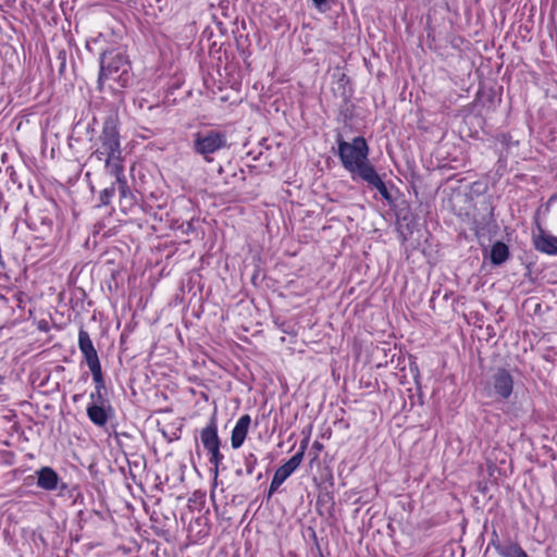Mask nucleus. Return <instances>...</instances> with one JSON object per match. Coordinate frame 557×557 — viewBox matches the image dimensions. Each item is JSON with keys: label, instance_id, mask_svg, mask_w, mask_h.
Returning <instances> with one entry per match:
<instances>
[{"label": "nucleus", "instance_id": "f257e3e1", "mask_svg": "<svg viewBox=\"0 0 557 557\" xmlns=\"http://www.w3.org/2000/svg\"><path fill=\"white\" fill-rule=\"evenodd\" d=\"M337 141L342 164L351 173L352 178L359 177L368 186L375 188L386 201L392 202L393 197L385 183L368 161L369 147L366 139L358 136L351 143H347L339 136Z\"/></svg>", "mask_w": 557, "mask_h": 557}, {"label": "nucleus", "instance_id": "f03ea898", "mask_svg": "<svg viewBox=\"0 0 557 557\" xmlns=\"http://www.w3.org/2000/svg\"><path fill=\"white\" fill-rule=\"evenodd\" d=\"M95 145L96 149L90 154L89 162H104L108 173H117L123 170L120 133L114 117L106 119Z\"/></svg>", "mask_w": 557, "mask_h": 557}, {"label": "nucleus", "instance_id": "7ed1b4c3", "mask_svg": "<svg viewBox=\"0 0 557 557\" xmlns=\"http://www.w3.org/2000/svg\"><path fill=\"white\" fill-rule=\"evenodd\" d=\"M132 79L131 63L123 52L111 50L102 53L98 77L100 90L108 88L113 92H119L127 87Z\"/></svg>", "mask_w": 557, "mask_h": 557}, {"label": "nucleus", "instance_id": "20e7f679", "mask_svg": "<svg viewBox=\"0 0 557 557\" xmlns=\"http://www.w3.org/2000/svg\"><path fill=\"white\" fill-rule=\"evenodd\" d=\"M227 147V137L223 132L207 131L195 134L193 149L196 153L203 157L207 162L213 159L210 157L214 152Z\"/></svg>", "mask_w": 557, "mask_h": 557}, {"label": "nucleus", "instance_id": "39448f33", "mask_svg": "<svg viewBox=\"0 0 557 557\" xmlns=\"http://www.w3.org/2000/svg\"><path fill=\"white\" fill-rule=\"evenodd\" d=\"M493 387L503 399L509 398L513 388V380L510 373L505 369H498L493 375Z\"/></svg>", "mask_w": 557, "mask_h": 557}, {"label": "nucleus", "instance_id": "423d86ee", "mask_svg": "<svg viewBox=\"0 0 557 557\" xmlns=\"http://www.w3.org/2000/svg\"><path fill=\"white\" fill-rule=\"evenodd\" d=\"M250 422L249 414L242 416L236 422L231 435V445L234 449L239 448L244 444Z\"/></svg>", "mask_w": 557, "mask_h": 557}, {"label": "nucleus", "instance_id": "0eeeda50", "mask_svg": "<svg viewBox=\"0 0 557 557\" xmlns=\"http://www.w3.org/2000/svg\"><path fill=\"white\" fill-rule=\"evenodd\" d=\"M37 486L45 491H54L59 485V475L50 467H42L37 472Z\"/></svg>", "mask_w": 557, "mask_h": 557}, {"label": "nucleus", "instance_id": "6e6552de", "mask_svg": "<svg viewBox=\"0 0 557 557\" xmlns=\"http://www.w3.org/2000/svg\"><path fill=\"white\" fill-rule=\"evenodd\" d=\"M200 440L206 450L221 446V441L218 435V425L214 417H212L209 424L201 430Z\"/></svg>", "mask_w": 557, "mask_h": 557}, {"label": "nucleus", "instance_id": "1a4fd4ad", "mask_svg": "<svg viewBox=\"0 0 557 557\" xmlns=\"http://www.w3.org/2000/svg\"><path fill=\"white\" fill-rule=\"evenodd\" d=\"M491 544L502 557H529L518 543L511 541H507L506 543L492 541Z\"/></svg>", "mask_w": 557, "mask_h": 557}, {"label": "nucleus", "instance_id": "9d476101", "mask_svg": "<svg viewBox=\"0 0 557 557\" xmlns=\"http://www.w3.org/2000/svg\"><path fill=\"white\" fill-rule=\"evenodd\" d=\"M111 406L108 405H89L87 407V417L97 426H104L109 419Z\"/></svg>", "mask_w": 557, "mask_h": 557}, {"label": "nucleus", "instance_id": "9b49d317", "mask_svg": "<svg viewBox=\"0 0 557 557\" xmlns=\"http://www.w3.org/2000/svg\"><path fill=\"white\" fill-rule=\"evenodd\" d=\"M534 247L544 253L547 255H557V237L544 234L541 231V234L534 237Z\"/></svg>", "mask_w": 557, "mask_h": 557}, {"label": "nucleus", "instance_id": "f8f14e48", "mask_svg": "<svg viewBox=\"0 0 557 557\" xmlns=\"http://www.w3.org/2000/svg\"><path fill=\"white\" fill-rule=\"evenodd\" d=\"M302 461V451H297L290 459L276 469V475L283 483L300 466Z\"/></svg>", "mask_w": 557, "mask_h": 557}, {"label": "nucleus", "instance_id": "ddd939ff", "mask_svg": "<svg viewBox=\"0 0 557 557\" xmlns=\"http://www.w3.org/2000/svg\"><path fill=\"white\" fill-rule=\"evenodd\" d=\"M110 174L115 176V185L116 189L119 190L121 199L124 200L127 205L132 206L134 199L127 185L126 178L123 175V170L119 171L117 173Z\"/></svg>", "mask_w": 557, "mask_h": 557}, {"label": "nucleus", "instance_id": "4468645a", "mask_svg": "<svg viewBox=\"0 0 557 557\" xmlns=\"http://www.w3.org/2000/svg\"><path fill=\"white\" fill-rule=\"evenodd\" d=\"M509 257V249L503 242H497L492 246L491 260L494 264L504 263Z\"/></svg>", "mask_w": 557, "mask_h": 557}, {"label": "nucleus", "instance_id": "2eb2a0df", "mask_svg": "<svg viewBox=\"0 0 557 557\" xmlns=\"http://www.w3.org/2000/svg\"><path fill=\"white\" fill-rule=\"evenodd\" d=\"M207 451L210 455L209 462L213 466L212 472H213L214 476L216 478L218 473H219V466L222 462L224 457L220 451V447H215V448L209 449Z\"/></svg>", "mask_w": 557, "mask_h": 557}, {"label": "nucleus", "instance_id": "dca6fc26", "mask_svg": "<svg viewBox=\"0 0 557 557\" xmlns=\"http://www.w3.org/2000/svg\"><path fill=\"white\" fill-rule=\"evenodd\" d=\"M78 347L82 352L95 349L88 332L84 329H81L78 333Z\"/></svg>", "mask_w": 557, "mask_h": 557}, {"label": "nucleus", "instance_id": "f3484780", "mask_svg": "<svg viewBox=\"0 0 557 557\" xmlns=\"http://www.w3.org/2000/svg\"><path fill=\"white\" fill-rule=\"evenodd\" d=\"M92 380L95 382V389H106V383L101 371V366L91 368Z\"/></svg>", "mask_w": 557, "mask_h": 557}, {"label": "nucleus", "instance_id": "a211bd4d", "mask_svg": "<svg viewBox=\"0 0 557 557\" xmlns=\"http://www.w3.org/2000/svg\"><path fill=\"white\" fill-rule=\"evenodd\" d=\"M82 354H83V356H84V358L86 360V363H87L89 370L91 368H96V367L101 366L96 349H90V350H87V351H83Z\"/></svg>", "mask_w": 557, "mask_h": 557}, {"label": "nucleus", "instance_id": "6ab92c4d", "mask_svg": "<svg viewBox=\"0 0 557 557\" xmlns=\"http://www.w3.org/2000/svg\"><path fill=\"white\" fill-rule=\"evenodd\" d=\"M91 403L89 405H108L109 401L106 398V389H95L90 394Z\"/></svg>", "mask_w": 557, "mask_h": 557}, {"label": "nucleus", "instance_id": "aec40b11", "mask_svg": "<svg viewBox=\"0 0 557 557\" xmlns=\"http://www.w3.org/2000/svg\"><path fill=\"white\" fill-rule=\"evenodd\" d=\"M116 185L112 184L110 187L103 189L100 194V203L102 206H108L111 202L112 197L115 195Z\"/></svg>", "mask_w": 557, "mask_h": 557}, {"label": "nucleus", "instance_id": "412c9836", "mask_svg": "<svg viewBox=\"0 0 557 557\" xmlns=\"http://www.w3.org/2000/svg\"><path fill=\"white\" fill-rule=\"evenodd\" d=\"M312 2L319 12L324 13L331 9V4L334 0H312Z\"/></svg>", "mask_w": 557, "mask_h": 557}, {"label": "nucleus", "instance_id": "4be33fe9", "mask_svg": "<svg viewBox=\"0 0 557 557\" xmlns=\"http://www.w3.org/2000/svg\"><path fill=\"white\" fill-rule=\"evenodd\" d=\"M256 463H257V457L253 454H249L245 458V467H246L247 474H249V475L252 474Z\"/></svg>", "mask_w": 557, "mask_h": 557}, {"label": "nucleus", "instance_id": "5701e85b", "mask_svg": "<svg viewBox=\"0 0 557 557\" xmlns=\"http://www.w3.org/2000/svg\"><path fill=\"white\" fill-rule=\"evenodd\" d=\"M283 484V482L276 476L273 475L272 482L270 484L268 497L270 498L273 493L277 491V488Z\"/></svg>", "mask_w": 557, "mask_h": 557}, {"label": "nucleus", "instance_id": "b1692460", "mask_svg": "<svg viewBox=\"0 0 557 557\" xmlns=\"http://www.w3.org/2000/svg\"><path fill=\"white\" fill-rule=\"evenodd\" d=\"M60 62V69H59V72L62 74L63 71H64V67H65V61H66V54L64 51H60L58 53V58H57Z\"/></svg>", "mask_w": 557, "mask_h": 557}, {"label": "nucleus", "instance_id": "393cba45", "mask_svg": "<svg viewBox=\"0 0 557 557\" xmlns=\"http://www.w3.org/2000/svg\"><path fill=\"white\" fill-rule=\"evenodd\" d=\"M306 448H307V441H302L300 444V449H299V451H302V456L305 455Z\"/></svg>", "mask_w": 557, "mask_h": 557}, {"label": "nucleus", "instance_id": "a878e982", "mask_svg": "<svg viewBox=\"0 0 557 557\" xmlns=\"http://www.w3.org/2000/svg\"><path fill=\"white\" fill-rule=\"evenodd\" d=\"M81 396H82V395H79V394L74 395V396H73V401H75V403H76V401L79 399V397H81Z\"/></svg>", "mask_w": 557, "mask_h": 557}, {"label": "nucleus", "instance_id": "bb28decb", "mask_svg": "<svg viewBox=\"0 0 557 557\" xmlns=\"http://www.w3.org/2000/svg\"><path fill=\"white\" fill-rule=\"evenodd\" d=\"M314 446H315V448H321L322 447L321 444L318 443V442L314 443Z\"/></svg>", "mask_w": 557, "mask_h": 557}, {"label": "nucleus", "instance_id": "cd10ccee", "mask_svg": "<svg viewBox=\"0 0 557 557\" xmlns=\"http://www.w3.org/2000/svg\"><path fill=\"white\" fill-rule=\"evenodd\" d=\"M236 473H237L238 475H240V474H242V470H237V471H236Z\"/></svg>", "mask_w": 557, "mask_h": 557}]
</instances>
